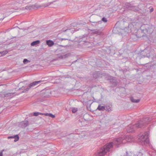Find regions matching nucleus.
<instances>
[{
	"label": "nucleus",
	"instance_id": "obj_1",
	"mask_svg": "<svg viewBox=\"0 0 156 156\" xmlns=\"http://www.w3.org/2000/svg\"><path fill=\"white\" fill-rule=\"evenodd\" d=\"M141 29V31L140 32V31H138V33L136 34L137 37L140 38L144 36V33L145 34H149L152 32L151 27L147 24L142 25Z\"/></svg>",
	"mask_w": 156,
	"mask_h": 156
},
{
	"label": "nucleus",
	"instance_id": "obj_2",
	"mask_svg": "<svg viewBox=\"0 0 156 156\" xmlns=\"http://www.w3.org/2000/svg\"><path fill=\"white\" fill-rule=\"evenodd\" d=\"M113 142H111L106 144L98 151L97 156H104L107 152L110 151L113 147Z\"/></svg>",
	"mask_w": 156,
	"mask_h": 156
},
{
	"label": "nucleus",
	"instance_id": "obj_3",
	"mask_svg": "<svg viewBox=\"0 0 156 156\" xmlns=\"http://www.w3.org/2000/svg\"><path fill=\"white\" fill-rule=\"evenodd\" d=\"M149 132H145L144 133L140 134L138 136V141L141 144H147L149 143Z\"/></svg>",
	"mask_w": 156,
	"mask_h": 156
},
{
	"label": "nucleus",
	"instance_id": "obj_4",
	"mask_svg": "<svg viewBox=\"0 0 156 156\" xmlns=\"http://www.w3.org/2000/svg\"><path fill=\"white\" fill-rule=\"evenodd\" d=\"M151 118L147 117L138 121L135 125L136 129L144 127L149 122L151 121Z\"/></svg>",
	"mask_w": 156,
	"mask_h": 156
},
{
	"label": "nucleus",
	"instance_id": "obj_5",
	"mask_svg": "<svg viewBox=\"0 0 156 156\" xmlns=\"http://www.w3.org/2000/svg\"><path fill=\"white\" fill-rule=\"evenodd\" d=\"M55 1H54L53 2L47 3L44 4H43L41 6H37L36 4L29 5L25 7V9L27 10H30L33 9H34L36 8H38L41 7L45 8L48 6L52 4L54 2H55Z\"/></svg>",
	"mask_w": 156,
	"mask_h": 156
},
{
	"label": "nucleus",
	"instance_id": "obj_6",
	"mask_svg": "<svg viewBox=\"0 0 156 156\" xmlns=\"http://www.w3.org/2000/svg\"><path fill=\"white\" fill-rule=\"evenodd\" d=\"M43 81L42 80H39L38 81H35L33 82L32 83H30L28 87L26 88L25 89H24L23 91V92H26V91H28L30 88L34 87L35 85H36L39 83H42Z\"/></svg>",
	"mask_w": 156,
	"mask_h": 156
},
{
	"label": "nucleus",
	"instance_id": "obj_7",
	"mask_svg": "<svg viewBox=\"0 0 156 156\" xmlns=\"http://www.w3.org/2000/svg\"><path fill=\"white\" fill-rule=\"evenodd\" d=\"M126 5V8L129 10H132L135 12L138 10V8L136 6H135L133 4L127 3Z\"/></svg>",
	"mask_w": 156,
	"mask_h": 156
},
{
	"label": "nucleus",
	"instance_id": "obj_8",
	"mask_svg": "<svg viewBox=\"0 0 156 156\" xmlns=\"http://www.w3.org/2000/svg\"><path fill=\"white\" fill-rule=\"evenodd\" d=\"M124 138L123 137H119V138H115L114 140V144L118 146L119 144L123 143V141L124 140Z\"/></svg>",
	"mask_w": 156,
	"mask_h": 156
},
{
	"label": "nucleus",
	"instance_id": "obj_9",
	"mask_svg": "<svg viewBox=\"0 0 156 156\" xmlns=\"http://www.w3.org/2000/svg\"><path fill=\"white\" fill-rule=\"evenodd\" d=\"M136 129V127L135 125H129L126 129L127 132L128 133L132 132Z\"/></svg>",
	"mask_w": 156,
	"mask_h": 156
},
{
	"label": "nucleus",
	"instance_id": "obj_10",
	"mask_svg": "<svg viewBox=\"0 0 156 156\" xmlns=\"http://www.w3.org/2000/svg\"><path fill=\"white\" fill-rule=\"evenodd\" d=\"M88 37L87 35H84L80 36L79 37V42L83 41L84 42H87V38Z\"/></svg>",
	"mask_w": 156,
	"mask_h": 156
},
{
	"label": "nucleus",
	"instance_id": "obj_11",
	"mask_svg": "<svg viewBox=\"0 0 156 156\" xmlns=\"http://www.w3.org/2000/svg\"><path fill=\"white\" fill-rule=\"evenodd\" d=\"M57 57L58 58L60 59H62L63 58H67L71 55V54L70 53H67L66 54V55H57Z\"/></svg>",
	"mask_w": 156,
	"mask_h": 156
},
{
	"label": "nucleus",
	"instance_id": "obj_12",
	"mask_svg": "<svg viewBox=\"0 0 156 156\" xmlns=\"http://www.w3.org/2000/svg\"><path fill=\"white\" fill-rule=\"evenodd\" d=\"M20 124L22 128H25L28 126L29 123L27 121L25 120L21 122Z\"/></svg>",
	"mask_w": 156,
	"mask_h": 156
},
{
	"label": "nucleus",
	"instance_id": "obj_13",
	"mask_svg": "<svg viewBox=\"0 0 156 156\" xmlns=\"http://www.w3.org/2000/svg\"><path fill=\"white\" fill-rule=\"evenodd\" d=\"M90 31L94 34H96L97 35H100L101 34V32L100 30L97 29H94L91 30Z\"/></svg>",
	"mask_w": 156,
	"mask_h": 156
},
{
	"label": "nucleus",
	"instance_id": "obj_14",
	"mask_svg": "<svg viewBox=\"0 0 156 156\" xmlns=\"http://www.w3.org/2000/svg\"><path fill=\"white\" fill-rule=\"evenodd\" d=\"M8 139L10 138H14V141L15 142H16L18 141L19 139V136L18 135H16L13 136H9L8 137Z\"/></svg>",
	"mask_w": 156,
	"mask_h": 156
},
{
	"label": "nucleus",
	"instance_id": "obj_15",
	"mask_svg": "<svg viewBox=\"0 0 156 156\" xmlns=\"http://www.w3.org/2000/svg\"><path fill=\"white\" fill-rule=\"evenodd\" d=\"M90 23H92L91 25L95 27L97 26L99 23H101V21L93 22L90 21Z\"/></svg>",
	"mask_w": 156,
	"mask_h": 156
},
{
	"label": "nucleus",
	"instance_id": "obj_16",
	"mask_svg": "<svg viewBox=\"0 0 156 156\" xmlns=\"http://www.w3.org/2000/svg\"><path fill=\"white\" fill-rule=\"evenodd\" d=\"M46 43L47 45L50 47H51L54 44V42L51 40H47L46 41Z\"/></svg>",
	"mask_w": 156,
	"mask_h": 156
},
{
	"label": "nucleus",
	"instance_id": "obj_17",
	"mask_svg": "<svg viewBox=\"0 0 156 156\" xmlns=\"http://www.w3.org/2000/svg\"><path fill=\"white\" fill-rule=\"evenodd\" d=\"M40 43V41L39 40H37L36 41H34L32 42L31 44V45L32 46H34L37 45L39 44Z\"/></svg>",
	"mask_w": 156,
	"mask_h": 156
},
{
	"label": "nucleus",
	"instance_id": "obj_18",
	"mask_svg": "<svg viewBox=\"0 0 156 156\" xmlns=\"http://www.w3.org/2000/svg\"><path fill=\"white\" fill-rule=\"evenodd\" d=\"M130 100L133 103H138L140 101V99H134L133 97H131L130 98Z\"/></svg>",
	"mask_w": 156,
	"mask_h": 156
},
{
	"label": "nucleus",
	"instance_id": "obj_19",
	"mask_svg": "<svg viewBox=\"0 0 156 156\" xmlns=\"http://www.w3.org/2000/svg\"><path fill=\"white\" fill-rule=\"evenodd\" d=\"M111 83H116L117 82V80L114 77L112 76L110 77V78L109 79Z\"/></svg>",
	"mask_w": 156,
	"mask_h": 156
},
{
	"label": "nucleus",
	"instance_id": "obj_20",
	"mask_svg": "<svg viewBox=\"0 0 156 156\" xmlns=\"http://www.w3.org/2000/svg\"><path fill=\"white\" fill-rule=\"evenodd\" d=\"M105 106H101L100 105H99L97 109L99 111H104L105 110Z\"/></svg>",
	"mask_w": 156,
	"mask_h": 156
},
{
	"label": "nucleus",
	"instance_id": "obj_21",
	"mask_svg": "<svg viewBox=\"0 0 156 156\" xmlns=\"http://www.w3.org/2000/svg\"><path fill=\"white\" fill-rule=\"evenodd\" d=\"M30 1L31 0H20L19 1V3H27L30 2Z\"/></svg>",
	"mask_w": 156,
	"mask_h": 156
},
{
	"label": "nucleus",
	"instance_id": "obj_22",
	"mask_svg": "<svg viewBox=\"0 0 156 156\" xmlns=\"http://www.w3.org/2000/svg\"><path fill=\"white\" fill-rule=\"evenodd\" d=\"M105 110L106 111H108V112L111 111L112 110L111 107H110L109 106H105Z\"/></svg>",
	"mask_w": 156,
	"mask_h": 156
},
{
	"label": "nucleus",
	"instance_id": "obj_23",
	"mask_svg": "<svg viewBox=\"0 0 156 156\" xmlns=\"http://www.w3.org/2000/svg\"><path fill=\"white\" fill-rule=\"evenodd\" d=\"M143 154L142 152L139 151L135 154V156H143Z\"/></svg>",
	"mask_w": 156,
	"mask_h": 156
},
{
	"label": "nucleus",
	"instance_id": "obj_24",
	"mask_svg": "<svg viewBox=\"0 0 156 156\" xmlns=\"http://www.w3.org/2000/svg\"><path fill=\"white\" fill-rule=\"evenodd\" d=\"M126 156H133V154L131 152L126 151Z\"/></svg>",
	"mask_w": 156,
	"mask_h": 156
},
{
	"label": "nucleus",
	"instance_id": "obj_25",
	"mask_svg": "<svg viewBox=\"0 0 156 156\" xmlns=\"http://www.w3.org/2000/svg\"><path fill=\"white\" fill-rule=\"evenodd\" d=\"M42 113L39 112H35L34 113V115L35 116H37L39 115H42Z\"/></svg>",
	"mask_w": 156,
	"mask_h": 156
},
{
	"label": "nucleus",
	"instance_id": "obj_26",
	"mask_svg": "<svg viewBox=\"0 0 156 156\" xmlns=\"http://www.w3.org/2000/svg\"><path fill=\"white\" fill-rule=\"evenodd\" d=\"M30 62V61L28 60L27 59H24L23 61V63L24 64H26L28 62Z\"/></svg>",
	"mask_w": 156,
	"mask_h": 156
},
{
	"label": "nucleus",
	"instance_id": "obj_27",
	"mask_svg": "<svg viewBox=\"0 0 156 156\" xmlns=\"http://www.w3.org/2000/svg\"><path fill=\"white\" fill-rule=\"evenodd\" d=\"M129 138H130L131 139L132 138V137L131 136H128V137H126V141H127L128 142H132V140H129L128 139Z\"/></svg>",
	"mask_w": 156,
	"mask_h": 156
},
{
	"label": "nucleus",
	"instance_id": "obj_28",
	"mask_svg": "<svg viewBox=\"0 0 156 156\" xmlns=\"http://www.w3.org/2000/svg\"><path fill=\"white\" fill-rule=\"evenodd\" d=\"M7 52V51H2L0 52V56H2V55H4L6 54Z\"/></svg>",
	"mask_w": 156,
	"mask_h": 156
},
{
	"label": "nucleus",
	"instance_id": "obj_29",
	"mask_svg": "<svg viewBox=\"0 0 156 156\" xmlns=\"http://www.w3.org/2000/svg\"><path fill=\"white\" fill-rule=\"evenodd\" d=\"M102 21L105 23H106L107 22L108 20L107 19L105 18V17H104L102 19Z\"/></svg>",
	"mask_w": 156,
	"mask_h": 156
},
{
	"label": "nucleus",
	"instance_id": "obj_30",
	"mask_svg": "<svg viewBox=\"0 0 156 156\" xmlns=\"http://www.w3.org/2000/svg\"><path fill=\"white\" fill-rule=\"evenodd\" d=\"M77 111V109L76 108H73L72 109V112L73 113H75Z\"/></svg>",
	"mask_w": 156,
	"mask_h": 156
},
{
	"label": "nucleus",
	"instance_id": "obj_31",
	"mask_svg": "<svg viewBox=\"0 0 156 156\" xmlns=\"http://www.w3.org/2000/svg\"><path fill=\"white\" fill-rule=\"evenodd\" d=\"M14 93H9L7 94L6 95H7L8 96H10L12 95H13L14 94Z\"/></svg>",
	"mask_w": 156,
	"mask_h": 156
},
{
	"label": "nucleus",
	"instance_id": "obj_32",
	"mask_svg": "<svg viewBox=\"0 0 156 156\" xmlns=\"http://www.w3.org/2000/svg\"><path fill=\"white\" fill-rule=\"evenodd\" d=\"M97 74L96 73H94L93 74V76L95 78H98V76H97Z\"/></svg>",
	"mask_w": 156,
	"mask_h": 156
},
{
	"label": "nucleus",
	"instance_id": "obj_33",
	"mask_svg": "<svg viewBox=\"0 0 156 156\" xmlns=\"http://www.w3.org/2000/svg\"><path fill=\"white\" fill-rule=\"evenodd\" d=\"M50 113H42V115H45L46 116H48L49 117V115Z\"/></svg>",
	"mask_w": 156,
	"mask_h": 156
},
{
	"label": "nucleus",
	"instance_id": "obj_34",
	"mask_svg": "<svg viewBox=\"0 0 156 156\" xmlns=\"http://www.w3.org/2000/svg\"><path fill=\"white\" fill-rule=\"evenodd\" d=\"M49 117H51L52 118H54L55 117V115H53L51 113H50L49 115Z\"/></svg>",
	"mask_w": 156,
	"mask_h": 156
},
{
	"label": "nucleus",
	"instance_id": "obj_35",
	"mask_svg": "<svg viewBox=\"0 0 156 156\" xmlns=\"http://www.w3.org/2000/svg\"><path fill=\"white\" fill-rule=\"evenodd\" d=\"M5 150V149H3L2 150L1 152H0V156H2L3 155V152Z\"/></svg>",
	"mask_w": 156,
	"mask_h": 156
},
{
	"label": "nucleus",
	"instance_id": "obj_36",
	"mask_svg": "<svg viewBox=\"0 0 156 156\" xmlns=\"http://www.w3.org/2000/svg\"><path fill=\"white\" fill-rule=\"evenodd\" d=\"M154 10V9L153 8H151V9H150V12H152Z\"/></svg>",
	"mask_w": 156,
	"mask_h": 156
},
{
	"label": "nucleus",
	"instance_id": "obj_37",
	"mask_svg": "<svg viewBox=\"0 0 156 156\" xmlns=\"http://www.w3.org/2000/svg\"><path fill=\"white\" fill-rule=\"evenodd\" d=\"M68 39H66V38H61V41H62V40H67Z\"/></svg>",
	"mask_w": 156,
	"mask_h": 156
},
{
	"label": "nucleus",
	"instance_id": "obj_38",
	"mask_svg": "<svg viewBox=\"0 0 156 156\" xmlns=\"http://www.w3.org/2000/svg\"><path fill=\"white\" fill-rule=\"evenodd\" d=\"M68 30V29H66V30H64V29H62V31H63L65 32V31H66V30Z\"/></svg>",
	"mask_w": 156,
	"mask_h": 156
},
{
	"label": "nucleus",
	"instance_id": "obj_39",
	"mask_svg": "<svg viewBox=\"0 0 156 156\" xmlns=\"http://www.w3.org/2000/svg\"><path fill=\"white\" fill-rule=\"evenodd\" d=\"M23 87H24L23 86V87H21V88H20L19 89H20V90H23Z\"/></svg>",
	"mask_w": 156,
	"mask_h": 156
},
{
	"label": "nucleus",
	"instance_id": "obj_40",
	"mask_svg": "<svg viewBox=\"0 0 156 156\" xmlns=\"http://www.w3.org/2000/svg\"><path fill=\"white\" fill-rule=\"evenodd\" d=\"M12 37V39H13L14 37Z\"/></svg>",
	"mask_w": 156,
	"mask_h": 156
},
{
	"label": "nucleus",
	"instance_id": "obj_41",
	"mask_svg": "<svg viewBox=\"0 0 156 156\" xmlns=\"http://www.w3.org/2000/svg\"><path fill=\"white\" fill-rule=\"evenodd\" d=\"M133 23H133V22H132Z\"/></svg>",
	"mask_w": 156,
	"mask_h": 156
}]
</instances>
